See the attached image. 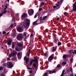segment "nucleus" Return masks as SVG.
Returning a JSON list of instances; mask_svg holds the SVG:
<instances>
[{
	"label": "nucleus",
	"instance_id": "f257e3e1",
	"mask_svg": "<svg viewBox=\"0 0 76 76\" xmlns=\"http://www.w3.org/2000/svg\"><path fill=\"white\" fill-rule=\"evenodd\" d=\"M30 24V21L28 19H25L23 22V26L26 28H28Z\"/></svg>",
	"mask_w": 76,
	"mask_h": 76
},
{
	"label": "nucleus",
	"instance_id": "f03ea898",
	"mask_svg": "<svg viewBox=\"0 0 76 76\" xmlns=\"http://www.w3.org/2000/svg\"><path fill=\"white\" fill-rule=\"evenodd\" d=\"M33 62H36V63H38V59L34 58V60L33 59L31 60L30 62V66H31Z\"/></svg>",
	"mask_w": 76,
	"mask_h": 76
},
{
	"label": "nucleus",
	"instance_id": "7ed1b4c3",
	"mask_svg": "<svg viewBox=\"0 0 76 76\" xmlns=\"http://www.w3.org/2000/svg\"><path fill=\"white\" fill-rule=\"evenodd\" d=\"M17 39L18 40L20 41L22 39V35L21 34H18L17 36Z\"/></svg>",
	"mask_w": 76,
	"mask_h": 76
},
{
	"label": "nucleus",
	"instance_id": "20e7f679",
	"mask_svg": "<svg viewBox=\"0 0 76 76\" xmlns=\"http://www.w3.org/2000/svg\"><path fill=\"white\" fill-rule=\"evenodd\" d=\"M28 12L29 15L30 16L32 15L33 13H34V10H28Z\"/></svg>",
	"mask_w": 76,
	"mask_h": 76
},
{
	"label": "nucleus",
	"instance_id": "39448f33",
	"mask_svg": "<svg viewBox=\"0 0 76 76\" xmlns=\"http://www.w3.org/2000/svg\"><path fill=\"white\" fill-rule=\"evenodd\" d=\"M54 57V54L53 55L50 56L48 59V61H52L53 60V58Z\"/></svg>",
	"mask_w": 76,
	"mask_h": 76
},
{
	"label": "nucleus",
	"instance_id": "423d86ee",
	"mask_svg": "<svg viewBox=\"0 0 76 76\" xmlns=\"http://www.w3.org/2000/svg\"><path fill=\"white\" fill-rule=\"evenodd\" d=\"M16 52H13V53H11V54H10L9 55V57L11 58L12 57V56L13 57V56H14L16 55Z\"/></svg>",
	"mask_w": 76,
	"mask_h": 76
},
{
	"label": "nucleus",
	"instance_id": "0eeeda50",
	"mask_svg": "<svg viewBox=\"0 0 76 76\" xmlns=\"http://www.w3.org/2000/svg\"><path fill=\"white\" fill-rule=\"evenodd\" d=\"M7 65L10 67L12 68L13 67V64L10 62H8L7 63Z\"/></svg>",
	"mask_w": 76,
	"mask_h": 76
},
{
	"label": "nucleus",
	"instance_id": "6e6552de",
	"mask_svg": "<svg viewBox=\"0 0 76 76\" xmlns=\"http://www.w3.org/2000/svg\"><path fill=\"white\" fill-rule=\"evenodd\" d=\"M76 2H75V4H73V10L74 11H76Z\"/></svg>",
	"mask_w": 76,
	"mask_h": 76
},
{
	"label": "nucleus",
	"instance_id": "1a4fd4ad",
	"mask_svg": "<svg viewBox=\"0 0 76 76\" xmlns=\"http://www.w3.org/2000/svg\"><path fill=\"white\" fill-rule=\"evenodd\" d=\"M24 60H26V63H27L28 61H29V58H27L26 56L24 57Z\"/></svg>",
	"mask_w": 76,
	"mask_h": 76
},
{
	"label": "nucleus",
	"instance_id": "9d476101",
	"mask_svg": "<svg viewBox=\"0 0 76 76\" xmlns=\"http://www.w3.org/2000/svg\"><path fill=\"white\" fill-rule=\"evenodd\" d=\"M27 16V14L26 13L24 14L21 17V18L22 19H23L24 18H25L26 16Z\"/></svg>",
	"mask_w": 76,
	"mask_h": 76
},
{
	"label": "nucleus",
	"instance_id": "9b49d317",
	"mask_svg": "<svg viewBox=\"0 0 76 76\" xmlns=\"http://www.w3.org/2000/svg\"><path fill=\"white\" fill-rule=\"evenodd\" d=\"M22 28L20 27H19L17 28V31H19V32H20L22 31Z\"/></svg>",
	"mask_w": 76,
	"mask_h": 76
},
{
	"label": "nucleus",
	"instance_id": "f8f14e48",
	"mask_svg": "<svg viewBox=\"0 0 76 76\" xmlns=\"http://www.w3.org/2000/svg\"><path fill=\"white\" fill-rule=\"evenodd\" d=\"M12 41H11V40H9L7 43V44L8 45H12Z\"/></svg>",
	"mask_w": 76,
	"mask_h": 76
},
{
	"label": "nucleus",
	"instance_id": "ddd939ff",
	"mask_svg": "<svg viewBox=\"0 0 76 76\" xmlns=\"http://www.w3.org/2000/svg\"><path fill=\"white\" fill-rule=\"evenodd\" d=\"M56 50H57V47H53V49H52L53 52H54V51Z\"/></svg>",
	"mask_w": 76,
	"mask_h": 76
},
{
	"label": "nucleus",
	"instance_id": "4468645a",
	"mask_svg": "<svg viewBox=\"0 0 76 76\" xmlns=\"http://www.w3.org/2000/svg\"><path fill=\"white\" fill-rule=\"evenodd\" d=\"M48 72H49L50 73H53L56 72V71L54 70H53L52 71H48Z\"/></svg>",
	"mask_w": 76,
	"mask_h": 76
},
{
	"label": "nucleus",
	"instance_id": "2eb2a0df",
	"mask_svg": "<svg viewBox=\"0 0 76 76\" xmlns=\"http://www.w3.org/2000/svg\"><path fill=\"white\" fill-rule=\"evenodd\" d=\"M18 45L20 47H22L23 46V45L21 43H18Z\"/></svg>",
	"mask_w": 76,
	"mask_h": 76
},
{
	"label": "nucleus",
	"instance_id": "dca6fc26",
	"mask_svg": "<svg viewBox=\"0 0 76 76\" xmlns=\"http://www.w3.org/2000/svg\"><path fill=\"white\" fill-rule=\"evenodd\" d=\"M46 18H47V16L43 17L42 19V20H45V19H46Z\"/></svg>",
	"mask_w": 76,
	"mask_h": 76
},
{
	"label": "nucleus",
	"instance_id": "f3484780",
	"mask_svg": "<svg viewBox=\"0 0 76 76\" xmlns=\"http://www.w3.org/2000/svg\"><path fill=\"white\" fill-rule=\"evenodd\" d=\"M37 21H38V20H37L36 21L33 22V25H38V24H37Z\"/></svg>",
	"mask_w": 76,
	"mask_h": 76
},
{
	"label": "nucleus",
	"instance_id": "a211bd4d",
	"mask_svg": "<svg viewBox=\"0 0 76 76\" xmlns=\"http://www.w3.org/2000/svg\"><path fill=\"white\" fill-rule=\"evenodd\" d=\"M64 72H65V70H63V72L62 73V74L60 76H63V75H64Z\"/></svg>",
	"mask_w": 76,
	"mask_h": 76
},
{
	"label": "nucleus",
	"instance_id": "6ab92c4d",
	"mask_svg": "<svg viewBox=\"0 0 76 76\" xmlns=\"http://www.w3.org/2000/svg\"><path fill=\"white\" fill-rule=\"evenodd\" d=\"M66 61H64L62 63V65H66Z\"/></svg>",
	"mask_w": 76,
	"mask_h": 76
},
{
	"label": "nucleus",
	"instance_id": "aec40b11",
	"mask_svg": "<svg viewBox=\"0 0 76 76\" xmlns=\"http://www.w3.org/2000/svg\"><path fill=\"white\" fill-rule=\"evenodd\" d=\"M47 75H48V73H47V72H45L43 76H47Z\"/></svg>",
	"mask_w": 76,
	"mask_h": 76
},
{
	"label": "nucleus",
	"instance_id": "412c9836",
	"mask_svg": "<svg viewBox=\"0 0 76 76\" xmlns=\"http://www.w3.org/2000/svg\"><path fill=\"white\" fill-rule=\"evenodd\" d=\"M63 57L65 59H66V58H67V56L66 55H64L63 56Z\"/></svg>",
	"mask_w": 76,
	"mask_h": 76
},
{
	"label": "nucleus",
	"instance_id": "4be33fe9",
	"mask_svg": "<svg viewBox=\"0 0 76 76\" xmlns=\"http://www.w3.org/2000/svg\"><path fill=\"white\" fill-rule=\"evenodd\" d=\"M16 59V57H15L14 58H12V60H15Z\"/></svg>",
	"mask_w": 76,
	"mask_h": 76
},
{
	"label": "nucleus",
	"instance_id": "5701e85b",
	"mask_svg": "<svg viewBox=\"0 0 76 76\" xmlns=\"http://www.w3.org/2000/svg\"><path fill=\"white\" fill-rule=\"evenodd\" d=\"M58 46H60V45H61V42H59L58 43Z\"/></svg>",
	"mask_w": 76,
	"mask_h": 76
},
{
	"label": "nucleus",
	"instance_id": "b1692460",
	"mask_svg": "<svg viewBox=\"0 0 76 76\" xmlns=\"http://www.w3.org/2000/svg\"><path fill=\"white\" fill-rule=\"evenodd\" d=\"M15 49L16 50V51H20V50H19V49H18V48H15Z\"/></svg>",
	"mask_w": 76,
	"mask_h": 76
},
{
	"label": "nucleus",
	"instance_id": "393cba45",
	"mask_svg": "<svg viewBox=\"0 0 76 76\" xmlns=\"http://www.w3.org/2000/svg\"><path fill=\"white\" fill-rule=\"evenodd\" d=\"M33 66L34 67H36V66L37 65H36V64H33Z\"/></svg>",
	"mask_w": 76,
	"mask_h": 76
},
{
	"label": "nucleus",
	"instance_id": "a878e982",
	"mask_svg": "<svg viewBox=\"0 0 76 76\" xmlns=\"http://www.w3.org/2000/svg\"><path fill=\"white\" fill-rule=\"evenodd\" d=\"M73 54H76V50H75L73 52Z\"/></svg>",
	"mask_w": 76,
	"mask_h": 76
},
{
	"label": "nucleus",
	"instance_id": "bb28decb",
	"mask_svg": "<svg viewBox=\"0 0 76 76\" xmlns=\"http://www.w3.org/2000/svg\"><path fill=\"white\" fill-rule=\"evenodd\" d=\"M29 73L31 74H32V73H33V72L32 71V70H31L29 71Z\"/></svg>",
	"mask_w": 76,
	"mask_h": 76
},
{
	"label": "nucleus",
	"instance_id": "cd10ccee",
	"mask_svg": "<svg viewBox=\"0 0 76 76\" xmlns=\"http://www.w3.org/2000/svg\"><path fill=\"white\" fill-rule=\"evenodd\" d=\"M72 52H73V50H71L69 51V53H72Z\"/></svg>",
	"mask_w": 76,
	"mask_h": 76
},
{
	"label": "nucleus",
	"instance_id": "c85d7f7f",
	"mask_svg": "<svg viewBox=\"0 0 76 76\" xmlns=\"http://www.w3.org/2000/svg\"><path fill=\"white\" fill-rule=\"evenodd\" d=\"M57 39H54V42H55V43H57Z\"/></svg>",
	"mask_w": 76,
	"mask_h": 76
},
{
	"label": "nucleus",
	"instance_id": "c756f323",
	"mask_svg": "<svg viewBox=\"0 0 76 76\" xmlns=\"http://www.w3.org/2000/svg\"><path fill=\"white\" fill-rule=\"evenodd\" d=\"M7 12V10H6L4 12H3L2 13H3L4 14H5Z\"/></svg>",
	"mask_w": 76,
	"mask_h": 76
},
{
	"label": "nucleus",
	"instance_id": "7c9ffc66",
	"mask_svg": "<svg viewBox=\"0 0 76 76\" xmlns=\"http://www.w3.org/2000/svg\"><path fill=\"white\" fill-rule=\"evenodd\" d=\"M15 46V45L14 44H13L12 45V48H14V46Z\"/></svg>",
	"mask_w": 76,
	"mask_h": 76
},
{
	"label": "nucleus",
	"instance_id": "2f4dec72",
	"mask_svg": "<svg viewBox=\"0 0 76 76\" xmlns=\"http://www.w3.org/2000/svg\"><path fill=\"white\" fill-rule=\"evenodd\" d=\"M60 66H61V65H60L58 64L57 66V68H58L60 67Z\"/></svg>",
	"mask_w": 76,
	"mask_h": 76
},
{
	"label": "nucleus",
	"instance_id": "473e14b6",
	"mask_svg": "<svg viewBox=\"0 0 76 76\" xmlns=\"http://www.w3.org/2000/svg\"><path fill=\"white\" fill-rule=\"evenodd\" d=\"M27 69H28V70H32V68L30 67H28Z\"/></svg>",
	"mask_w": 76,
	"mask_h": 76
},
{
	"label": "nucleus",
	"instance_id": "72a5a7b5",
	"mask_svg": "<svg viewBox=\"0 0 76 76\" xmlns=\"http://www.w3.org/2000/svg\"><path fill=\"white\" fill-rule=\"evenodd\" d=\"M12 22H13L14 23L15 22V19H13L12 20Z\"/></svg>",
	"mask_w": 76,
	"mask_h": 76
},
{
	"label": "nucleus",
	"instance_id": "f704fd0d",
	"mask_svg": "<svg viewBox=\"0 0 76 76\" xmlns=\"http://www.w3.org/2000/svg\"><path fill=\"white\" fill-rule=\"evenodd\" d=\"M20 55V53H18V56H19Z\"/></svg>",
	"mask_w": 76,
	"mask_h": 76
},
{
	"label": "nucleus",
	"instance_id": "c9c22d12",
	"mask_svg": "<svg viewBox=\"0 0 76 76\" xmlns=\"http://www.w3.org/2000/svg\"><path fill=\"white\" fill-rule=\"evenodd\" d=\"M6 63H4L3 64V66H4V67H6Z\"/></svg>",
	"mask_w": 76,
	"mask_h": 76
},
{
	"label": "nucleus",
	"instance_id": "e433bc0d",
	"mask_svg": "<svg viewBox=\"0 0 76 76\" xmlns=\"http://www.w3.org/2000/svg\"><path fill=\"white\" fill-rule=\"evenodd\" d=\"M70 71L71 72H72V67H70Z\"/></svg>",
	"mask_w": 76,
	"mask_h": 76
},
{
	"label": "nucleus",
	"instance_id": "4c0bfd02",
	"mask_svg": "<svg viewBox=\"0 0 76 76\" xmlns=\"http://www.w3.org/2000/svg\"><path fill=\"white\" fill-rule=\"evenodd\" d=\"M39 20L40 21H42V17H40L39 18Z\"/></svg>",
	"mask_w": 76,
	"mask_h": 76
},
{
	"label": "nucleus",
	"instance_id": "58836bf2",
	"mask_svg": "<svg viewBox=\"0 0 76 76\" xmlns=\"http://www.w3.org/2000/svg\"><path fill=\"white\" fill-rule=\"evenodd\" d=\"M70 61L71 62H72L73 61V58H72L70 59Z\"/></svg>",
	"mask_w": 76,
	"mask_h": 76
},
{
	"label": "nucleus",
	"instance_id": "ea45409f",
	"mask_svg": "<svg viewBox=\"0 0 76 76\" xmlns=\"http://www.w3.org/2000/svg\"><path fill=\"white\" fill-rule=\"evenodd\" d=\"M13 24H12L11 26H10V27H11V28H12L13 27Z\"/></svg>",
	"mask_w": 76,
	"mask_h": 76
},
{
	"label": "nucleus",
	"instance_id": "a19ab883",
	"mask_svg": "<svg viewBox=\"0 0 76 76\" xmlns=\"http://www.w3.org/2000/svg\"><path fill=\"white\" fill-rule=\"evenodd\" d=\"M6 32L5 31H3V34H6Z\"/></svg>",
	"mask_w": 76,
	"mask_h": 76
},
{
	"label": "nucleus",
	"instance_id": "79ce46f5",
	"mask_svg": "<svg viewBox=\"0 0 76 76\" xmlns=\"http://www.w3.org/2000/svg\"><path fill=\"white\" fill-rule=\"evenodd\" d=\"M1 70H3V67H0V71Z\"/></svg>",
	"mask_w": 76,
	"mask_h": 76
},
{
	"label": "nucleus",
	"instance_id": "37998d69",
	"mask_svg": "<svg viewBox=\"0 0 76 76\" xmlns=\"http://www.w3.org/2000/svg\"><path fill=\"white\" fill-rule=\"evenodd\" d=\"M56 6H58V7H60V5H59V4H56Z\"/></svg>",
	"mask_w": 76,
	"mask_h": 76
},
{
	"label": "nucleus",
	"instance_id": "c03bdc74",
	"mask_svg": "<svg viewBox=\"0 0 76 76\" xmlns=\"http://www.w3.org/2000/svg\"><path fill=\"white\" fill-rule=\"evenodd\" d=\"M53 7L54 9H56V7H57V6H54Z\"/></svg>",
	"mask_w": 76,
	"mask_h": 76
},
{
	"label": "nucleus",
	"instance_id": "a18cd8bd",
	"mask_svg": "<svg viewBox=\"0 0 76 76\" xmlns=\"http://www.w3.org/2000/svg\"><path fill=\"white\" fill-rule=\"evenodd\" d=\"M39 11H41V10H42V8H39Z\"/></svg>",
	"mask_w": 76,
	"mask_h": 76
},
{
	"label": "nucleus",
	"instance_id": "49530a36",
	"mask_svg": "<svg viewBox=\"0 0 76 76\" xmlns=\"http://www.w3.org/2000/svg\"><path fill=\"white\" fill-rule=\"evenodd\" d=\"M7 60H10V58H7Z\"/></svg>",
	"mask_w": 76,
	"mask_h": 76
},
{
	"label": "nucleus",
	"instance_id": "de8ad7c7",
	"mask_svg": "<svg viewBox=\"0 0 76 76\" xmlns=\"http://www.w3.org/2000/svg\"><path fill=\"white\" fill-rule=\"evenodd\" d=\"M47 54H48L47 53H45V56H47Z\"/></svg>",
	"mask_w": 76,
	"mask_h": 76
},
{
	"label": "nucleus",
	"instance_id": "09e8293b",
	"mask_svg": "<svg viewBox=\"0 0 76 76\" xmlns=\"http://www.w3.org/2000/svg\"><path fill=\"white\" fill-rule=\"evenodd\" d=\"M64 15H66L67 14V12H65L64 13Z\"/></svg>",
	"mask_w": 76,
	"mask_h": 76
},
{
	"label": "nucleus",
	"instance_id": "8fccbe9b",
	"mask_svg": "<svg viewBox=\"0 0 76 76\" xmlns=\"http://www.w3.org/2000/svg\"><path fill=\"white\" fill-rule=\"evenodd\" d=\"M69 71H70V69H68L67 70L66 72H69Z\"/></svg>",
	"mask_w": 76,
	"mask_h": 76
},
{
	"label": "nucleus",
	"instance_id": "3c124183",
	"mask_svg": "<svg viewBox=\"0 0 76 76\" xmlns=\"http://www.w3.org/2000/svg\"><path fill=\"white\" fill-rule=\"evenodd\" d=\"M37 17V15H35L34 16V18H36Z\"/></svg>",
	"mask_w": 76,
	"mask_h": 76
},
{
	"label": "nucleus",
	"instance_id": "603ef678",
	"mask_svg": "<svg viewBox=\"0 0 76 76\" xmlns=\"http://www.w3.org/2000/svg\"><path fill=\"white\" fill-rule=\"evenodd\" d=\"M3 15V14L2 13H0V16H1Z\"/></svg>",
	"mask_w": 76,
	"mask_h": 76
},
{
	"label": "nucleus",
	"instance_id": "864d4df0",
	"mask_svg": "<svg viewBox=\"0 0 76 76\" xmlns=\"http://www.w3.org/2000/svg\"><path fill=\"white\" fill-rule=\"evenodd\" d=\"M32 36H33V34H31L30 35V37H32Z\"/></svg>",
	"mask_w": 76,
	"mask_h": 76
},
{
	"label": "nucleus",
	"instance_id": "5fc2aeb1",
	"mask_svg": "<svg viewBox=\"0 0 76 76\" xmlns=\"http://www.w3.org/2000/svg\"><path fill=\"white\" fill-rule=\"evenodd\" d=\"M26 33H24V36H26Z\"/></svg>",
	"mask_w": 76,
	"mask_h": 76
},
{
	"label": "nucleus",
	"instance_id": "6e6d98bb",
	"mask_svg": "<svg viewBox=\"0 0 76 76\" xmlns=\"http://www.w3.org/2000/svg\"><path fill=\"white\" fill-rule=\"evenodd\" d=\"M58 4H60V1H58Z\"/></svg>",
	"mask_w": 76,
	"mask_h": 76
},
{
	"label": "nucleus",
	"instance_id": "4d7b16f0",
	"mask_svg": "<svg viewBox=\"0 0 76 76\" xmlns=\"http://www.w3.org/2000/svg\"><path fill=\"white\" fill-rule=\"evenodd\" d=\"M57 19L58 20H60V18H58Z\"/></svg>",
	"mask_w": 76,
	"mask_h": 76
},
{
	"label": "nucleus",
	"instance_id": "13d9d810",
	"mask_svg": "<svg viewBox=\"0 0 76 76\" xmlns=\"http://www.w3.org/2000/svg\"><path fill=\"white\" fill-rule=\"evenodd\" d=\"M42 4H45V3L44 2H43L42 3Z\"/></svg>",
	"mask_w": 76,
	"mask_h": 76
},
{
	"label": "nucleus",
	"instance_id": "bf43d9fd",
	"mask_svg": "<svg viewBox=\"0 0 76 76\" xmlns=\"http://www.w3.org/2000/svg\"><path fill=\"white\" fill-rule=\"evenodd\" d=\"M5 8H6L7 9V6L6 5L5 6Z\"/></svg>",
	"mask_w": 76,
	"mask_h": 76
},
{
	"label": "nucleus",
	"instance_id": "052dcab7",
	"mask_svg": "<svg viewBox=\"0 0 76 76\" xmlns=\"http://www.w3.org/2000/svg\"><path fill=\"white\" fill-rule=\"evenodd\" d=\"M61 3H62L63 2V0H61Z\"/></svg>",
	"mask_w": 76,
	"mask_h": 76
},
{
	"label": "nucleus",
	"instance_id": "680f3d73",
	"mask_svg": "<svg viewBox=\"0 0 76 76\" xmlns=\"http://www.w3.org/2000/svg\"><path fill=\"white\" fill-rule=\"evenodd\" d=\"M29 53H28V54H27V56H29Z\"/></svg>",
	"mask_w": 76,
	"mask_h": 76
},
{
	"label": "nucleus",
	"instance_id": "e2e57ef3",
	"mask_svg": "<svg viewBox=\"0 0 76 76\" xmlns=\"http://www.w3.org/2000/svg\"><path fill=\"white\" fill-rule=\"evenodd\" d=\"M9 33H10L9 32H8V33L7 34V35H8V34H9Z\"/></svg>",
	"mask_w": 76,
	"mask_h": 76
},
{
	"label": "nucleus",
	"instance_id": "0e129e2a",
	"mask_svg": "<svg viewBox=\"0 0 76 76\" xmlns=\"http://www.w3.org/2000/svg\"><path fill=\"white\" fill-rule=\"evenodd\" d=\"M7 9V8H4V10H6V9Z\"/></svg>",
	"mask_w": 76,
	"mask_h": 76
},
{
	"label": "nucleus",
	"instance_id": "69168bd1",
	"mask_svg": "<svg viewBox=\"0 0 76 76\" xmlns=\"http://www.w3.org/2000/svg\"><path fill=\"white\" fill-rule=\"evenodd\" d=\"M70 76H73V75H71Z\"/></svg>",
	"mask_w": 76,
	"mask_h": 76
},
{
	"label": "nucleus",
	"instance_id": "338daca9",
	"mask_svg": "<svg viewBox=\"0 0 76 76\" xmlns=\"http://www.w3.org/2000/svg\"><path fill=\"white\" fill-rule=\"evenodd\" d=\"M29 52H30V51H31V50L29 49Z\"/></svg>",
	"mask_w": 76,
	"mask_h": 76
},
{
	"label": "nucleus",
	"instance_id": "774afa93",
	"mask_svg": "<svg viewBox=\"0 0 76 76\" xmlns=\"http://www.w3.org/2000/svg\"><path fill=\"white\" fill-rule=\"evenodd\" d=\"M7 1L8 2H9V0H7Z\"/></svg>",
	"mask_w": 76,
	"mask_h": 76
}]
</instances>
